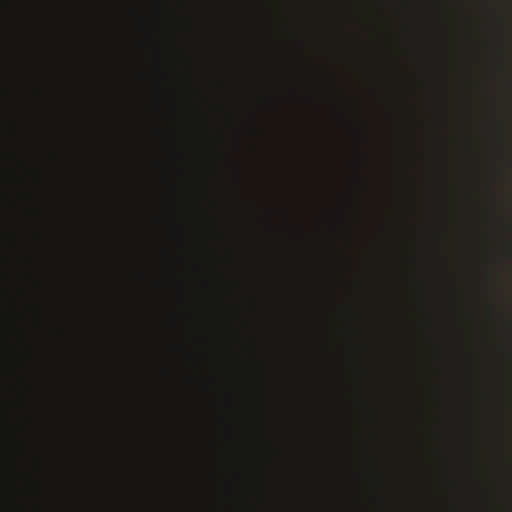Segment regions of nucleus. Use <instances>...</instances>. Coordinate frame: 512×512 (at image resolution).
<instances>
[{"instance_id": "nucleus-2", "label": "nucleus", "mask_w": 512, "mask_h": 512, "mask_svg": "<svg viewBox=\"0 0 512 512\" xmlns=\"http://www.w3.org/2000/svg\"><path fill=\"white\" fill-rule=\"evenodd\" d=\"M24 82L25 89L32 88L34 96H39V89L31 85V72H32V58H31V13H30V0H25V11H24Z\"/></svg>"}, {"instance_id": "nucleus-1", "label": "nucleus", "mask_w": 512, "mask_h": 512, "mask_svg": "<svg viewBox=\"0 0 512 512\" xmlns=\"http://www.w3.org/2000/svg\"><path fill=\"white\" fill-rule=\"evenodd\" d=\"M18 319L20 322L18 333L21 344L19 355L20 381L23 386L19 399V408L23 428H30L41 420L40 411L34 400L35 387L30 376L36 362V349L32 336L34 331L38 330L41 326L42 313L39 306L27 304L18 313Z\"/></svg>"}, {"instance_id": "nucleus-5", "label": "nucleus", "mask_w": 512, "mask_h": 512, "mask_svg": "<svg viewBox=\"0 0 512 512\" xmlns=\"http://www.w3.org/2000/svg\"><path fill=\"white\" fill-rule=\"evenodd\" d=\"M22 478L26 483L24 494L38 496L40 492V486L34 475L31 472L25 470L22 472Z\"/></svg>"}, {"instance_id": "nucleus-7", "label": "nucleus", "mask_w": 512, "mask_h": 512, "mask_svg": "<svg viewBox=\"0 0 512 512\" xmlns=\"http://www.w3.org/2000/svg\"><path fill=\"white\" fill-rule=\"evenodd\" d=\"M27 98L25 97V152H28V148L30 149V134H28L30 130V126H28V120L30 121V118H28V106H27ZM30 113V110H29Z\"/></svg>"}, {"instance_id": "nucleus-9", "label": "nucleus", "mask_w": 512, "mask_h": 512, "mask_svg": "<svg viewBox=\"0 0 512 512\" xmlns=\"http://www.w3.org/2000/svg\"><path fill=\"white\" fill-rule=\"evenodd\" d=\"M33 237L38 240L39 239V233L38 232H33Z\"/></svg>"}, {"instance_id": "nucleus-6", "label": "nucleus", "mask_w": 512, "mask_h": 512, "mask_svg": "<svg viewBox=\"0 0 512 512\" xmlns=\"http://www.w3.org/2000/svg\"><path fill=\"white\" fill-rule=\"evenodd\" d=\"M21 166L25 172V175L21 178V183L26 186L27 184V177H32L35 183H39L40 181V172L39 170L32 166L28 159L25 157L21 160Z\"/></svg>"}, {"instance_id": "nucleus-8", "label": "nucleus", "mask_w": 512, "mask_h": 512, "mask_svg": "<svg viewBox=\"0 0 512 512\" xmlns=\"http://www.w3.org/2000/svg\"><path fill=\"white\" fill-rule=\"evenodd\" d=\"M33 460H34L36 468H38L39 467V459L37 457H33Z\"/></svg>"}, {"instance_id": "nucleus-3", "label": "nucleus", "mask_w": 512, "mask_h": 512, "mask_svg": "<svg viewBox=\"0 0 512 512\" xmlns=\"http://www.w3.org/2000/svg\"><path fill=\"white\" fill-rule=\"evenodd\" d=\"M22 199L25 202V215L29 219L37 218L40 214V211L37 207L33 205L35 195L29 189H24L22 192Z\"/></svg>"}, {"instance_id": "nucleus-4", "label": "nucleus", "mask_w": 512, "mask_h": 512, "mask_svg": "<svg viewBox=\"0 0 512 512\" xmlns=\"http://www.w3.org/2000/svg\"><path fill=\"white\" fill-rule=\"evenodd\" d=\"M24 264H25V271H24L25 279L28 282L32 283L34 287L38 288L39 281L36 279L35 274L32 270V268L34 267V264H35V258L27 250H25V253H24Z\"/></svg>"}, {"instance_id": "nucleus-10", "label": "nucleus", "mask_w": 512, "mask_h": 512, "mask_svg": "<svg viewBox=\"0 0 512 512\" xmlns=\"http://www.w3.org/2000/svg\"><path fill=\"white\" fill-rule=\"evenodd\" d=\"M20 292H31L32 290H27V289H22V290H19Z\"/></svg>"}]
</instances>
